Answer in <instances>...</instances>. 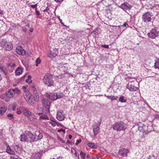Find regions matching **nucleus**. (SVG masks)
Here are the masks:
<instances>
[{"label":"nucleus","instance_id":"f257e3e1","mask_svg":"<svg viewBox=\"0 0 159 159\" xmlns=\"http://www.w3.org/2000/svg\"><path fill=\"white\" fill-rule=\"evenodd\" d=\"M20 140L22 142L31 143L34 141V135L30 131H27L20 137Z\"/></svg>","mask_w":159,"mask_h":159},{"label":"nucleus","instance_id":"f03ea898","mask_svg":"<svg viewBox=\"0 0 159 159\" xmlns=\"http://www.w3.org/2000/svg\"><path fill=\"white\" fill-rule=\"evenodd\" d=\"M112 126L114 130L117 131L125 130L127 128L125 124L121 121L116 122Z\"/></svg>","mask_w":159,"mask_h":159},{"label":"nucleus","instance_id":"7ed1b4c3","mask_svg":"<svg viewBox=\"0 0 159 159\" xmlns=\"http://www.w3.org/2000/svg\"><path fill=\"white\" fill-rule=\"evenodd\" d=\"M46 96L48 98L53 100H55L57 99L62 98L64 95L62 93L58 92L57 93H45Z\"/></svg>","mask_w":159,"mask_h":159},{"label":"nucleus","instance_id":"20e7f679","mask_svg":"<svg viewBox=\"0 0 159 159\" xmlns=\"http://www.w3.org/2000/svg\"><path fill=\"white\" fill-rule=\"evenodd\" d=\"M43 82L48 86H50L53 85V81L52 80V77L49 74L45 75L43 79Z\"/></svg>","mask_w":159,"mask_h":159},{"label":"nucleus","instance_id":"39448f33","mask_svg":"<svg viewBox=\"0 0 159 159\" xmlns=\"http://www.w3.org/2000/svg\"><path fill=\"white\" fill-rule=\"evenodd\" d=\"M1 44L2 47L7 50L10 51L12 49L13 46L11 43L5 40L2 41Z\"/></svg>","mask_w":159,"mask_h":159},{"label":"nucleus","instance_id":"423d86ee","mask_svg":"<svg viewBox=\"0 0 159 159\" xmlns=\"http://www.w3.org/2000/svg\"><path fill=\"white\" fill-rule=\"evenodd\" d=\"M138 83V82L133 81L129 82L128 84L127 87V88L131 91H135L138 89L139 88L136 87L134 85V84Z\"/></svg>","mask_w":159,"mask_h":159},{"label":"nucleus","instance_id":"0eeeda50","mask_svg":"<svg viewBox=\"0 0 159 159\" xmlns=\"http://www.w3.org/2000/svg\"><path fill=\"white\" fill-rule=\"evenodd\" d=\"M152 13L149 12H147L143 15L142 19L144 22L147 23L151 21Z\"/></svg>","mask_w":159,"mask_h":159},{"label":"nucleus","instance_id":"6e6552de","mask_svg":"<svg viewBox=\"0 0 159 159\" xmlns=\"http://www.w3.org/2000/svg\"><path fill=\"white\" fill-rule=\"evenodd\" d=\"M148 36L151 39H154L157 37L158 35V32L155 28L152 29L151 32L148 34Z\"/></svg>","mask_w":159,"mask_h":159},{"label":"nucleus","instance_id":"1a4fd4ad","mask_svg":"<svg viewBox=\"0 0 159 159\" xmlns=\"http://www.w3.org/2000/svg\"><path fill=\"white\" fill-rule=\"evenodd\" d=\"M58 53V52L57 49L51 48L48 54V56L50 58H53L57 55Z\"/></svg>","mask_w":159,"mask_h":159},{"label":"nucleus","instance_id":"9d476101","mask_svg":"<svg viewBox=\"0 0 159 159\" xmlns=\"http://www.w3.org/2000/svg\"><path fill=\"white\" fill-rule=\"evenodd\" d=\"M42 102L43 106L47 109L49 110L50 105V100L47 98H43L42 99Z\"/></svg>","mask_w":159,"mask_h":159},{"label":"nucleus","instance_id":"9b49d317","mask_svg":"<svg viewBox=\"0 0 159 159\" xmlns=\"http://www.w3.org/2000/svg\"><path fill=\"white\" fill-rule=\"evenodd\" d=\"M23 114L25 116L29 117V119L31 121H32L34 119V116L32 114V113L28 111L27 109L25 108L24 110Z\"/></svg>","mask_w":159,"mask_h":159},{"label":"nucleus","instance_id":"f8f14e48","mask_svg":"<svg viewBox=\"0 0 159 159\" xmlns=\"http://www.w3.org/2000/svg\"><path fill=\"white\" fill-rule=\"evenodd\" d=\"M132 6L127 2H124L121 4L120 7L124 11L130 10L131 9Z\"/></svg>","mask_w":159,"mask_h":159},{"label":"nucleus","instance_id":"ddd939ff","mask_svg":"<svg viewBox=\"0 0 159 159\" xmlns=\"http://www.w3.org/2000/svg\"><path fill=\"white\" fill-rule=\"evenodd\" d=\"M129 152L128 150L124 148H122L119 150L118 153L119 155L123 157H126Z\"/></svg>","mask_w":159,"mask_h":159},{"label":"nucleus","instance_id":"4468645a","mask_svg":"<svg viewBox=\"0 0 159 159\" xmlns=\"http://www.w3.org/2000/svg\"><path fill=\"white\" fill-rule=\"evenodd\" d=\"M65 118V115L61 111H58L57 115V119L60 121L64 120Z\"/></svg>","mask_w":159,"mask_h":159},{"label":"nucleus","instance_id":"2eb2a0df","mask_svg":"<svg viewBox=\"0 0 159 159\" xmlns=\"http://www.w3.org/2000/svg\"><path fill=\"white\" fill-rule=\"evenodd\" d=\"M34 136L35 138L34 141H36L38 140L41 139L43 137L42 134L40 133L39 131H35Z\"/></svg>","mask_w":159,"mask_h":159},{"label":"nucleus","instance_id":"dca6fc26","mask_svg":"<svg viewBox=\"0 0 159 159\" xmlns=\"http://www.w3.org/2000/svg\"><path fill=\"white\" fill-rule=\"evenodd\" d=\"M16 51L18 54L20 55H24L25 54V51L20 46H18L16 47Z\"/></svg>","mask_w":159,"mask_h":159},{"label":"nucleus","instance_id":"f3484780","mask_svg":"<svg viewBox=\"0 0 159 159\" xmlns=\"http://www.w3.org/2000/svg\"><path fill=\"white\" fill-rule=\"evenodd\" d=\"M15 95L12 89H10L6 93V96L7 97L11 98Z\"/></svg>","mask_w":159,"mask_h":159},{"label":"nucleus","instance_id":"a211bd4d","mask_svg":"<svg viewBox=\"0 0 159 159\" xmlns=\"http://www.w3.org/2000/svg\"><path fill=\"white\" fill-rule=\"evenodd\" d=\"M100 125V124H98L96 126H95L93 128V131L95 136L97 135L99 132V126Z\"/></svg>","mask_w":159,"mask_h":159},{"label":"nucleus","instance_id":"6ab92c4d","mask_svg":"<svg viewBox=\"0 0 159 159\" xmlns=\"http://www.w3.org/2000/svg\"><path fill=\"white\" fill-rule=\"evenodd\" d=\"M43 152V151H40L36 153H34L33 155L34 159H39L42 155Z\"/></svg>","mask_w":159,"mask_h":159},{"label":"nucleus","instance_id":"aec40b11","mask_svg":"<svg viewBox=\"0 0 159 159\" xmlns=\"http://www.w3.org/2000/svg\"><path fill=\"white\" fill-rule=\"evenodd\" d=\"M22 70L20 67H18L15 71V74L16 75H19L22 73Z\"/></svg>","mask_w":159,"mask_h":159},{"label":"nucleus","instance_id":"412c9836","mask_svg":"<svg viewBox=\"0 0 159 159\" xmlns=\"http://www.w3.org/2000/svg\"><path fill=\"white\" fill-rule=\"evenodd\" d=\"M48 122L53 127L55 126L56 125L58 124V122L56 120H51L50 121H48Z\"/></svg>","mask_w":159,"mask_h":159},{"label":"nucleus","instance_id":"4be33fe9","mask_svg":"<svg viewBox=\"0 0 159 159\" xmlns=\"http://www.w3.org/2000/svg\"><path fill=\"white\" fill-rule=\"evenodd\" d=\"M6 151L7 153H10L11 154H15L14 151L11 149L10 147L8 145L7 147Z\"/></svg>","mask_w":159,"mask_h":159},{"label":"nucleus","instance_id":"5701e85b","mask_svg":"<svg viewBox=\"0 0 159 159\" xmlns=\"http://www.w3.org/2000/svg\"><path fill=\"white\" fill-rule=\"evenodd\" d=\"M25 110V108L23 107H20L19 108L17 109L16 113L18 114H20L21 112H23H23Z\"/></svg>","mask_w":159,"mask_h":159},{"label":"nucleus","instance_id":"b1692460","mask_svg":"<svg viewBox=\"0 0 159 159\" xmlns=\"http://www.w3.org/2000/svg\"><path fill=\"white\" fill-rule=\"evenodd\" d=\"M88 145L92 148H96L97 147V145L92 143H89L88 144Z\"/></svg>","mask_w":159,"mask_h":159},{"label":"nucleus","instance_id":"393cba45","mask_svg":"<svg viewBox=\"0 0 159 159\" xmlns=\"http://www.w3.org/2000/svg\"><path fill=\"white\" fill-rule=\"evenodd\" d=\"M30 95V92L28 90H25V92H23V95L25 99L26 97H29Z\"/></svg>","mask_w":159,"mask_h":159},{"label":"nucleus","instance_id":"a878e982","mask_svg":"<svg viewBox=\"0 0 159 159\" xmlns=\"http://www.w3.org/2000/svg\"><path fill=\"white\" fill-rule=\"evenodd\" d=\"M119 101L121 103H123L126 102L127 100L124 96H121L119 98Z\"/></svg>","mask_w":159,"mask_h":159},{"label":"nucleus","instance_id":"bb28decb","mask_svg":"<svg viewBox=\"0 0 159 159\" xmlns=\"http://www.w3.org/2000/svg\"><path fill=\"white\" fill-rule=\"evenodd\" d=\"M7 110V108L6 107H3L0 108V113L1 114H4Z\"/></svg>","mask_w":159,"mask_h":159},{"label":"nucleus","instance_id":"cd10ccee","mask_svg":"<svg viewBox=\"0 0 159 159\" xmlns=\"http://www.w3.org/2000/svg\"><path fill=\"white\" fill-rule=\"evenodd\" d=\"M25 100L27 102L30 103L33 101V98L31 95L29 97H26Z\"/></svg>","mask_w":159,"mask_h":159},{"label":"nucleus","instance_id":"c85d7f7f","mask_svg":"<svg viewBox=\"0 0 159 159\" xmlns=\"http://www.w3.org/2000/svg\"><path fill=\"white\" fill-rule=\"evenodd\" d=\"M12 89L13 91V92L14 93V94H15V93L18 94L20 93V91L19 89L17 88L13 89Z\"/></svg>","mask_w":159,"mask_h":159},{"label":"nucleus","instance_id":"c756f323","mask_svg":"<svg viewBox=\"0 0 159 159\" xmlns=\"http://www.w3.org/2000/svg\"><path fill=\"white\" fill-rule=\"evenodd\" d=\"M155 68L159 69V59H157L155 61L154 64Z\"/></svg>","mask_w":159,"mask_h":159},{"label":"nucleus","instance_id":"7c9ffc66","mask_svg":"<svg viewBox=\"0 0 159 159\" xmlns=\"http://www.w3.org/2000/svg\"><path fill=\"white\" fill-rule=\"evenodd\" d=\"M33 94H34V98L35 100L36 101H38L39 100V97L37 92H36Z\"/></svg>","mask_w":159,"mask_h":159},{"label":"nucleus","instance_id":"2f4dec72","mask_svg":"<svg viewBox=\"0 0 159 159\" xmlns=\"http://www.w3.org/2000/svg\"><path fill=\"white\" fill-rule=\"evenodd\" d=\"M80 155L82 159H85V158L86 153L82 151L80 152Z\"/></svg>","mask_w":159,"mask_h":159},{"label":"nucleus","instance_id":"473e14b6","mask_svg":"<svg viewBox=\"0 0 159 159\" xmlns=\"http://www.w3.org/2000/svg\"><path fill=\"white\" fill-rule=\"evenodd\" d=\"M31 76L29 75L28 76V79L26 80V82L29 83H31L32 80H31Z\"/></svg>","mask_w":159,"mask_h":159},{"label":"nucleus","instance_id":"72a5a7b5","mask_svg":"<svg viewBox=\"0 0 159 159\" xmlns=\"http://www.w3.org/2000/svg\"><path fill=\"white\" fill-rule=\"evenodd\" d=\"M1 70L3 72V73L5 75H6L7 74V70L5 67L3 66L1 68Z\"/></svg>","mask_w":159,"mask_h":159},{"label":"nucleus","instance_id":"f704fd0d","mask_svg":"<svg viewBox=\"0 0 159 159\" xmlns=\"http://www.w3.org/2000/svg\"><path fill=\"white\" fill-rule=\"evenodd\" d=\"M13 148L15 151L16 152L19 151L20 149V148L16 145H14Z\"/></svg>","mask_w":159,"mask_h":159},{"label":"nucleus","instance_id":"c9c22d12","mask_svg":"<svg viewBox=\"0 0 159 159\" xmlns=\"http://www.w3.org/2000/svg\"><path fill=\"white\" fill-rule=\"evenodd\" d=\"M17 104L16 102L14 103L12 105V109L13 111L16 110V107H17Z\"/></svg>","mask_w":159,"mask_h":159},{"label":"nucleus","instance_id":"e433bc0d","mask_svg":"<svg viewBox=\"0 0 159 159\" xmlns=\"http://www.w3.org/2000/svg\"><path fill=\"white\" fill-rule=\"evenodd\" d=\"M40 118L43 119H48V117L46 115H43L40 116Z\"/></svg>","mask_w":159,"mask_h":159},{"label":"nucleus","instance_id":"4c0bfd02","mask_svg":"<svg viewBox=\"0 0 159 159\" xmlns=\"http://www.w3.org/2000/svg\"><path fill=\"white\" fill-rule=\"evenodd\" d=\"M44 11L46 13H44L43 14H45V15L47 16H48L49 15V14H50L49 10H48L47 9V8H46V9H45L44 10Z\"/></svg>","mask_w":159,"mask_h":159},{"label":"nucleus","instance_id":"58836bf2","mask_svg":"<svg viewBox=\"0 0 159 159\" xmlns=\"http://www.w3.org/2000/svg\"><path fill=\"white\" fill-rule=\"evenodd\" d=\"M31 90L32 91L33 93H35L36 92H37L36 88L35 87L34 85H32L31 87Z\"/></svg>","mask_w":159,"mask_h":159},{"label":"nucleus","instance_id":"ea45409f","mask_svg":"<svg viewBox=\"0 0 159 159\" xmlns=\"http://www.w3.org/2000/svg\"><path fill=\"white\" fill-rule=\"evenodd\" d=\"M73 150L74 151V152H75V156L77 157V158H78V159H79V154L76 152V150L75 149H73Z\"/></svg>","mask_w":159,"mask_h":159},{"label":"nucleus","instance_id":"a19ab883","mask_svg":"<svg viewBox=\"0 0 159 159\" xmlns=\"http://www.w3.org/2000/svg\"><path fill=\"white\" fill-rule=\"evenodd\" d=\"M111 98V100H116L118 98V97L117 96H112Z\"/></svg>","mask_w":159,"mask_h":159},{"label":"nucleus","instance_id":"79ce46f5","mask_svg":"<svg viewBox=\"0 0 159 159\" xmlns=\"http://www.w3.org/2000/svg\"><path fill=\"white\" fill-rule=\"evenodd\" d=\"M22 31L24 32H25L27 31V29L25 27H22Z\"/></svg>","mask_w":159,"mask_h":159},{"label":"nucleus","instance_id":"37998d69","mask_svg":"<svg viewBox=\"0 0 159 159\" xmlns=\"http://www.w3.org/2000/svg\"><path fill=\"white\" fill-rule=\"evenodd\" d=\"M41 61V60L39 58H38L36 61V63H39Z\"/></svg>","mask_w":159,"mask_h":159},{"label":"nucleus","instance_id":"c03bdc74","mask_svg":"<svg viewBox=\"0 0 159 159\" xmlns=\"http://www.w3.org/2000/svg\"><path fill=\"white\" fill-rule=\"evenodd\" d=\"M81 142V139H79L77 140L75 144L76 145H78Z\"/></svg>","mask_w":159,"mask_h":159},{"label":"nucleus","instance_id":"a18cd8bd","mask_svg":"<svg viewBox=\"0 0 159 159\" xmlns=\"http://www.w3.org/2000/svg\"><path fill=\"white\" fill-rule=\"evenodd\" d=\"M37 8H35V14L37 16H39L40 15V13L39 11H37Z\"/></svg>","mask_w":159,"mask_h":159},{"label":"nucleus","instance_id":"49530a36","mask_svg":"<svg viewBox=\"0 0 159 159\" xmlns=\"http://www.w3.org/2000/svg\"><path fill=\"white\" fill-rule=\"evenodd\" d=\"M7 116L8 117H10L11 118H12L13 117V115L12 114H9L7 115Z\"/></svg>","mask_w":159,"mask_h":159},{"label":"nucleus","instance_id":"de8ad7c7","mask_svg":"<svg viewBox=\"0 0 159 159\" xmlns=\"http://www.w3.org/2000/svg\"><path fill=\"white\" fill-rule=\"evenodd\" d=\"M61 131L63 132L64 133H65V130L63 129H59L58 130V132H60Z\"/></svg>","mask_w":159,"mask_h":159},{"label":"nucleus","instance_id":"09e8293b","mask_svg":"<svg viewBox=\"0 0 159 159\" xmlns=\"http://www.w3.org/2000/svg\"><path fill=\"white\" fill-rule=\"evenodd\" d=\"M149 159H156L154 155L152 156H149Z\"/></svg>","mask_w":159,"mask_h":159},{"label":"nucleus","instance_id":"8fccbe9b","mask_svg":"<svg viewBox=\"0 0 159 159\" xmlns=\"http://www.w3.org/2000/svg\"><path fill=\"white\" fill-rule=\"evenodd\" d=\"M102 47L103 48H108L109 47V46L108 45H102Z\"/></svg>","mask_w":159,"mask_h":159},{"label":"nucleus","instance_id":"3c124183","mask_svg":"<svg viewBox=\"0 0 159 159\" xmlns=\"http://www.w3.org/2000/svg\"><path fill=\"white\" fill-rule=\"evenodd\" d=\"M22 89L24 90V92H25V90H26L27 87L25 86H23L22 87Z\"/></svg>","mask_w":159,"mask_h":159},{"label":"nucleus","instance_id":"603ef678","mask_svg":"<svg viewBox=\"0 0 159 159\" xmlns=\"http://www.w3.org/2000/svg\"><path fill=\"white\" fill-rule=\"evenodd\" d=\"M37 6V4L31 5V7L33 8H36V7Z\"/></svg>","mask_w":159,"mask_h":159},{"label":"nucleus","instance_id":"864d4df0","mask_svg":"<svg viewBox=\"0 0 159 159\" xmlns=\"http://www.w3.org/2000/svg\"><path fill=\"white\" fill-rule=\"evenodd\" d=\"M128 25V24L127 23H125L123 24V25H122V26H123V27H126Z\"/></svg>","mask_w":159,"mask_h":159},{"label":"nucleus","instance_id":"5fc2aeb1","mask_svg":"<svg viewBox=\"0 0 159 159\" xmlns=\"http://www.w3.org/2000/svg\"><path fill=\"white\" fill-rule=\"evenodd\" d=\"M0 14L2 15H4V13H3V11L2 10H1L0 9Z\"/></svg>","mask_w":159,"mask_h":159},{"label":"nucleus","instance_id":"6e6d98bb","mask_svg":"<svg viewBox=\"0 0 159 159\" xmlns=\"http://www.w3.org/2000/svg\"><path fill=\"white\" fill-rule=\"evenodd\" d=\"M33 30H34V29L33 28H30L29 31H30V32H33Z\"/></svg>","mask_w":159,"mask_h":159},{"label":"nucleus","instance_id":"4d7b16f0","mask_svg":"<svg viewBox=\"0 0 159 159\" xmlns=\"http://www.w3.org/2000/svg\"><path fill=\"white\" fill-rule=\"evenodd\" d=\"M59 140L60 141L61 143H65V141L64 140H62V139H61V138H60L59 139Z\"/></svg>","mask_w":159,"mask_h":159},{"label":"nucleus","instance_id":"13d9d810","mask_svg":"<svg viewBox=\"0 0 159 159\" xmlns=\"http://www.w3.org/2000/svg\"><path fill=\"white\" fill-rule=\"evenodd\" d=\"M108 98L110 99L111 100L112 96L105 95Z\"/></svg>","mask_w":159,"mask_h":159},{"label":"nucleus","instance_id":"bf43d9fd","mask_svg":"<svg viewBox=\"0 0 159 159\" xmlns=\"http://www.w3.org/2000/svg\"><path fill=\"white\" fill-rule=\"evenodd\" d=\"M11 159H19L17 157H14L13 156H11Z\"/></svg>","mask_w":159,"mask_h":159},{"label":"nucleus","instance_id":"052dcab7","mask_svg":"<svg viewBox=\"0 0 159 159\" xmlns=\"http://www.w3.org/2000/svg\"><path fill=\"white\" fill-rule=\"evenodd\" d=\"M56 2H62L63 0H54Z\"/></svg>","mask_w":159,"mask_h":159},{"label":"nucleus","instance_id":"680f3d73","mask_svg":"<svg viewBox=\"0 0 159 159\" xmlns=\"http://www.w3.org/2000/svg\"><path fill=\"white\" fill-rule=\"evenodd\" d=\"M72 136L71 135H69V138L70 139H71L72 138Z\"/></svg>","mask_w":159,"mask_h":159},{"label":"nucleus","instance_id":"e2e57ef3","mask_svg":"<svg viewBox=\"0 0 159 159\" xmlns=\"http://www.w3.org/2000/svg\"><path fill=\"white\" fill-rule=\"evenodd\" d=\"M90 157V156L89 154H88L86 156V157L88 158H89Z\"/></svg>","mask_w":159,"mask_h":159},{"label":"nucleus","instance_id":"0e129e2a","mask_svg":"<svg viewBox=\"0 0 159 159\" xmlns=\"http://www.w3.org/2000/svg\"><path fill=\"white\" fill-rule=\"evenodd\" d=\"M15 66V63H13L11 67H14Z\"/></svg>","mask_w":159,"mask_h":159},{"label":"nucleus","instance_id":"69168bd1","mask_svg":"<svg viewBox=\"0 0 159 159\" xmlns=\"http://www.w3.org/2000/svg\"><path fill=\"white\" fill-rule=\"evenodd\" d=\"M26 26H27V27H28V28H29V27H30V24H28Z\"/></svg>","mask_w":159,"mask_h":159},{"label":"nucleus","instance_id":"338daca9","mask_svg":"<svg viewBox=\"0 0 159 159\" xmlns=\"http://www.w3.org/2000/svg\"><path fill=\"white\" fill-rule=\"evenodd\" d=\"M3 66L1 64H0V70L1 69V68Z\"/></svg>","mask_w":159,"mask_h":159},{"label":"nucleus","instance_id":"774afa93","mask_svg":"<svg viewBox=\"0 0 159 159\" xmlns=\"http://www.w3.org/2000/svg\"><path fill=\"white\" fill-rule=\"evenodd\" d=\"M57 159H62L61 157H59L57 158Z\"/></svg>","mask_w":159,"mask_h":159}]
</instances>
